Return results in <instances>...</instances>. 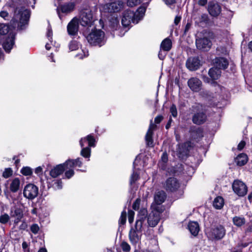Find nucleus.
<instances>
[{
    "instance_id": "13",
    "label": "nucleus",
    "mask_w": 252,
    "mask_h": 252,
    "mask_svg": "<svg viewBox=\"0 0 252 252\" xmlns=\"http://www.w3.org/2000/svg\"><path fill=\"white\" fill-rule=\"evenodd\" d=\"M79 20L76 18H73L68 23L67 29L68 33L69 35H75L78 31Z\"/></svg>"
},
{
    "instance_id": "37",
    "label": "nucleus",
    "mask_w": 252,
    "mask_h": 252,
    "mask_svg": "<svg viewBox=\"0 0 252 252\" xmlns=\"http://www.w3.org/2000/svg\"><path fill=\"white\" fill-rule=\"evenodd\" d=\"M10 220L9 215L6 213L0 216V222L2 224H5L8 222Z\"/></svg>"
},
{
    "instance_id": "47",
    "label": "nucleus",
    "mask_w": 252,
    "mask_h": 252,
    "mask_svg": "<svg viewBox=\"0 0 252 252\" xmlns=\"http://www.w3.org/2000/svg\"><path fill=\"white\" fill-rule=\"evenodd\" d=\"M141 200L140 198H137L134 201L132 205V208L134 210H137L139 209L140 205Z\"/></svg>"
},
{
    "instance_id": "23",
    "label": "nucleus",
    "mask_w": 252,
    "mask_h": 252,
    "mask_svg": "<svg viewBox=\"0 0 252 252\" xmlns=\"http://www.w3.org/2000/svg\"><path fill=\"white\" fill-rule=\"evenodd\" d=\"M188 228L192 235L196 236L199 231L198 223L195 221H191L188 224Z\"/></svg>"
},
{
    "instance_id": "35",
    "label": "nucleus",
    "mask_w": 252,
    "mask_h": 252,
    "mask_svg": "<svg viewBox=\"0 0 252 252\" xmlns=\"http://www.w3.org/2000/svg\"><path fill=\"white\" fill-rule=\"evenodd\" d=\"M81 155L84 158H89L91 155V149L90 147L83 148L81 151Z\"/></svg>"
},
{
    "instance_id": "62",
    "label": "nucleus",
    "mask_w": 252,
    "mask_h": 252,
    "mask_svg": "<svg viewBox=\"0 0 252 252\" xmlns=\"http://www.w3.org/2000/svg\"><path fill=\"white\" fill-rule=\"evenodd\" d=\"M21 0H10V2L13 6H16L18 5Z\"/></svg>"
},
{
    "instance_id": "55",
    "label": "nucleus",
    "mask_w": 252,
    "mask_h": 252,
    "mask_svg": "<svg viewBox=\"0 0 252 252\" xmlns=\"http://www.w3.org/2000/svg\"><path fill=\"white\" fill-rule=\"evenodd\" d=\"M9 14L6 11H1L0 12V16L4 19L5 20L7 19V18L8 17Z\"/></svg>"
},
{
    "instance_id": "1",
    "label": "nucleus",
    "mask_w": 252,
    "mask_h": 252,
    "mask_svg": "<svg viewBox=\"0 0 252 252\" xmlns=\"http://www.w3.org/2000/svg\"><path fill=\"white\" fill-rule=\"evenodd\" d=\"M145 11L146 9L144 7H139L135 13L130 10L125 11L122 19V25L124 27H127L131 22L137 24L144 17Z\"/></svg>"
},
{
    "instance_id": "20",
    "label": "nucleus",
    "mask_w": 252,
    "mask_h": 252,
    "mask_svg": "<svg viewBox=\"0 0 252 252\" xmlns=\"http://www.w3.org/2000/svg\"><path fill=\"white\" fill-rule=\"evenodd\" d=\"M15 35L10 33L8 37L3 43V47L7 52H9L14 44Z\"/></svg>"
},
{
    "instance_id": "14",
    "label": "nucleus",
    "mask_w": 252,
    "mask_h": 252,
    "mask_svg": "<svg viewBox=\"0 0 252 252\" xmlns=\"http://www.w3.org/2000/svg\"><path fill=\"white\" fill-rule=\"evenodd\" d=\"M186 65L189 70L194 71L199 68L200 62L197 58H189L187 61Z\"/></svg>"
},
{
    "instance_id": "33",
    "label": "nucleus",
    "mask_w": 252,
    "mask_h": 252,
    "mask_svg": "<svg viewBox=\"0 0 252 252\" xmlns=\"http://www.w3.org/2000/svg\"><path fill=\"white\" fill-rule=\"evenodd\" d=\"M233 222L234 225L237 226H241L245 223L246 220L243 217L235 216L233 218Z\"/></svg>"
},
{
    "instance_id": "59",
    "label": "nucleus",
    "mask_w": 252,
    "mask_h": 252,
    "mask_svg": "<svg viewBox=\"0 0 252 252\" xmlns=\"http://www.w3.org/2000/svg\"><path fill=\"white\" fill-rule=\"evenodd\" d=\"M156 126L154 124H153L152 121L151 120L149 129L147 131L153 132V130L155 128Z\"/></svg>"
},
{
    "instance_id": "34",
    "label": "nucleus",
    "mask_w": 252,
    "mask_h": 252,
    "mask_svg": "<svg viewBox=\"0 0 252 252\" xmlns=\"http://www.w3.org/2000/svg\"><path fill=\"white\" fill-rule=\"evenodd\" d=\"M153 132L147 131L145 136L147 144L149 146L152 147L153 146Z\"/></svg>"
},
{
    "instance_id": "48",
    "label": "nucleus",
    "mask_w": 252,
    "mask_h": 252,
    "mask_svg": "<svg viewBox=\"0 0 252 252\" xmlns=\"http://www.w3.org/2000/svg\"><path fill=\"white\" fill-rule=\"evenodd\" d=\"M164 210V208L162 206H160V205H157L155 209L152 212H154L155 213H157L159 215L160 213H162Z\"/></svg>"
},
{
    "instance_id": "10",
    "label": "nucleus",
    "mask_w": 252,
    "mask_h": 252,
    "mask_svg": "<svg viewBox=\"0 0 252 252\" xmlns=\"http://www.w3.org/2000/svg\"><path fill=\"white\" fill-rule=\"evenodd\" d=\"M196 45L197 49L199 50L208 51L212 46V42L208 38H200L196 39Z\"/></svg>"
},
{
    "instance_id": "31",
    "label": "nucleus",
    "mask_w": 252,
    "mask_h": 252,
    "mask_svg": "<svg viewBox=\"0 0 252 252\" xmlns=\"http://www.w3.org/2000/svg\"><path fill=\"white\" fill-rule=\"evenodd\" d=\"M20 186V180L18 178H15L12 181L10 185V189L11 191L15 192L18 191Z\"/></svg>"
},
{
    "instance_id": "39",
    "label": "nucleus",
    "mask_w": 252,
    "mask_h": 252,
    "mask_svg": "<svg viewBox=\"0 0 252 252\" xmlns=\"http://www.w3.org/2000/svg\"><path fill=\"white\" fill-rule=\"evenodd\" d=\"M63 164H64L65 169H67L73 167L75 166V161L74 160L69 159Z\"/></svg>"
},
{
    "instance_id": "25",
    "label": "nucleus",
    "mask_w": 252,
    "mask_h": 252,
    "mask_svg": "<svg viewBox=\"0 0 252 252\" xmlns=\"http://www.w3.org/2000/svg\"><path fill=\"white\" fill-rule=\"evenodd\" d=\"M221 73L220 69L214 66L210 69L208 74L212 80H217L220 76Z\"/></svg>"
},
{
    "instance_id": "9",
    "label": "nucleus",
    "mask_w": 252,
    "mask_h": 252,
    "mask_svg": "<svg viewBox=\"0 0 252 252\" xmlns=\"http://www.w3.org/2000/svg\"><path fill=\"white\" fill-rule=\"evenodd\" d=\"M93 22V14L91 10H85L81 12L80 23L82 26H91Z\"/></svg>"
},
{
    "instance_id": "8",
    "label": "nucleus",
    "mask_w": 252,
    "mask_h": 252,
    "mask_svg": "<svg viewBox=\"0 0 252 252\" xmlns=\"http://www.w3.org/2000/svg\"><path fill=\"white\" fill-rule=\"evenodd\" d=\"M125 6V3L120 0L114 1L104 5V9L109 13H116L123 9Z\"/></svg>"
},
{
    "instance_id": "41",
    "label": "nucleus",
    "mask_w": 252,
    "mask_h": 252,
    "mask_svg": "<svg viewBox=\"0 0 252 252\" xmlns=\"http://www.w3.org/2000/svg\"><path fill=\"white\" fill-rule=\"evenodd\" d=\"M123 251L128 252L130 250V245L126 242H123L121 245Z\"/></svg>"
},
{
    "instance_id": "42",
    "label": "nucleus",
    "mask_w": 252,
    "mask_h": 252,
    "mask_svg": "<svg viewBox=\"0 0 252 252\" xmlns=\"http://www.w3.org/2000/svg\"><path fill=\"white\" fill-rule=\"evenodd\" d=\"M141 2V0H127V5L129 7L137 5Z\"/></svg>"
},
{
    "instance_id": "15",
    "label": "nucleus",
    "mask_w": 252,
    "mask_h": 252,
    "mask_svg": "<svg viewBox=\"0 0 252 252\" xmlns=\"http://www.w3.org/2000/svg\"><path fill=\"white\" fill-rule=\"evenodd\" d=\"M207 116L202 111L195 113L192 117L193 123L196 125H200L204 123L206 120Z\"/></svg>"
},
{
    "instance_id": "52",
    "label": "nucleus",
    "mask_w": 252,
    "mask_h": 252,
    "mask_svg": "<svg viewBox=\"0 0 252 252\" xmlns=\"http://www.w3.org/2000/svg\"><path fill=\"white\" fill-rule=\"evenodd\" d=\"M138 216L147 218V210L145 208H141L139 212Z\"/></svg>"
},
{
    "instance_id": "32",
    "label": "nucleus",
    "mask_w": 252,
    "mask_h": 252,
    "mask_svg": "<svg viewBox=\"0 0 252 252\" xmlns=\"http://www.w3.org/2000/svg\"><path fill=\"white\" fill-rule=\"evenodd\" d=\"M224 204L223 199L220 196L217 197L214 200L213 206L218 209H221Z\"/></svg>"
},
{
    "instance_id": "27",
    "label": "nucleus",
    "mask_w": 252,
    "mask_h": 252,
    "mask_svg": "<svg viewBox=\"0 0 252 252\" xmlns=\"http://www.w3.org/2000/svg\"><path fill=\"white\" fill-rule=\"evenodd\" d=\"M248 160L246 154L242 153L239 154L235 159V161L239 166H243L247 163Z\"/></svg>"
},
{
    "instance_id": "26",
    "label": "nucleus",
    "mask_w": 252,
    "mask_h": 252,
    "mask_svg": "<svg viewBox=\"0 0 252 252\" xmlns=\"http://www.w3.org/2000/svg\"><path fill=\"white\" fill-rule=\"evenodd\" d=\"M86 141L88 142L89 147H94L95 146V139L94 137L91 135H88L86 137L84 138H81L80 140V145L83 147L84 146V142Z\"/></svg>"
},
{
    "instance_id": "22",
    "label": "nucleus",
    "mask_w": 252,
    "mask_h": 252,
    "mask_svg": "<svg viewBox=\"0 0 252 252\" xmlns=\"http://www.w3.org/2000/svg\"><path fill=\"white\" fill-rule=\"evenodd\" d=\"M166 197V193L163 191L157 192L155 195V201L157 205H160L164 202Z\"/></svg>"
},
{
    "instance_id": "7",
    "label": "nucleus",
    "mask_w": 252,
    "mask_h": 252,
    "mask_svg": "<svg viewBox=\"0 0 252 252\" xmlns=\"http://www.w3.org/2000/svg\"><path fill=\"white\" fill-rule=\"evenodd\" d=\"M232 189L234 192L239 196H245L248 191L246 184L239 180H236L232 184Z\"/></svg>"
},
{
    "instance_id": "46",
    "label": "nucleus",
    "mask_w": 252,
    "mask_h": 252,
    "mask_svg": "<svg viewBox=\"0 0 252 252\" xmlns=\"http://www.w3.org/2000/svg\"><path fill=\"white\" fill-rule=\"evenodd\" d=\"M31 231L34 234H37L39 230V227L37 224H33L31 226Z\"/></svg>"
},
{
    "instance_id": "54",
    "label": "nucleus",
    "mask_w": 252,
    "mask_h": 252,
    "mask_svg": "<svg viewBox=\"0 0 252 252\" xmlns=\"http://www.w3.org/2000/svg\"><path fill=\"white\" fill-rule=\"evenodd\" d=\"M146 218V217H142V216H138V219L136 221L135 224L139 222L141 223V228H142L143 223L145 220Z\"/></svg>"
},
{
    "instance_id": "21",
    "label": "nucleus",
    "mask_w": 252,
    "mask_h": 252,
    "mask_svg": "<svg viewBox=\"0 0 252 252\" xmlns=\"http://www.w3.org/2000/svg\"><path fill=\"white\" fill-rule=\"evenodd\" d=\"M64 170V164H60L57 165L51 170L50 175L52 177L55 178L63 174Z\"/></svg>"
},
{
    "instance_id": "5",
    "label": "nucleus",
    "mask_w": 252,
    "mask_h": 252,
    "mask_svg": "<svg viewBox=\"0 0 252 252\" xmlns=\"http://www.w3.org/2000/svg\"><path fill=\"white\" fill-rule=\"evenodd\" d=\"M208 234L212 239L220 240L225 235V229L222 225H217L212 227Z\"/></svg>"
},
{
    "instance_id": "60",
    "label": "nucleus",
    "mask_w": 252,
    "mask_h": 252,
    "mask_svg": "<svg viewBox=\"0 0 252 252\" xmlns=\"http://www.w3.org/2000/svg\"><path fill=\"white\" fill-rule=\"evenodd\" d=\"M56 189H61L62 188V182L61 180H58L56 182Z\"/></svg>"
},
{
    "instance_id": "29",
    "label": "nucleus",
    "mask_w": 252,
    "mask_h": 252,
    "mask_svg": "<svg viewBox=\"0 0 252 252\" xmlns=\"http://www.w3.org/2000/svg\"><path fill=\"white\" fill-rule=\"evenodd\" d=\"M191 144L190 142H187L179 146V153L182 155L183 156L187 155L188 154V150L189 148H190Z\"/></svg>"
},
{
    "instance_id": "40",
    "label": "nucleus",
    "mask_w": 252,
    "mask_h": 252,
    "mask_svg": "<svg viewBox=\"0 0 252 252\" xmlns=\"http://www.w3.org/2000/svg\"><path fill=\"white\" fill-rule=\"evenodd\" d=\"M21 173L25 176H29L32 175V171L29 167H25L21 169Z\"/></svg>"
},
{
    "instance_id": "43",
    "label": "nucleus",
    "mask_w": 252,
    "mask_h": 252,
    "mask_svg": "<svg viewBox=\"0 0 252 252\" xmlns=\"http://www.w3.org/2000/svg\"><path fill=\"white\" fill-rule=\"evenodd\" d=\"M126 211H124L122 212L120 218L119 222L121 224H124L126 221Z\"/></svg>"
},
{
    "instance_id": "38",
    "label": "nucleus",
    "mask_w": 252,
    "mask_h": 252,
    "mask_svg": "<svg viewBox=\"0 0 252 252\" xmlns=\"http://www.w3.org/2000/svg\"><path fill=\"white\" fill-rule=\"evenodd\" d=\"M9 27L7 25H0V34L4 35L8 32Z\"/></svg>"
},
{
    "instance_id": "56",
    "label": "nucleus",
    "mask_w": 252,
    "mask_h": 252,
    "mask_svg": "<svg viewBox=\"0 0 252 252\" xmlns=\"http://www.w3.org/2000/svg\"><path fill=\"white\" fill-rule=\"evenodd\" d=\"M246 145V142L244 141H241L237 146V149L239 150H242Z\"/></svg>"
},
{
    "instance_id": "19",
    "label": "nucleus",
    "mask_w": 252,
    "mask_h": 252,
    "mask_svg": "<svg viewBox=\"0 0 252 252\" xmlns=\"http://www.w3.org/2000/svg\"><path fill=\"white\" fill-rule=\"evenodd\" d=\"M214 66L220 69H224L226 68L228 65V60L224 58L219 57L216 58L214 60Z\"/></svg>"
},
{
    "instance_id": "57",
    "label": "nucleus",
    "mask_w": 252,
    "mask_h": 252,
    "mask_svg": "<svg viewBox=\"0 0 252 252\" xmlns=\"http://www.w3.org/2000/svg\"><path fill=\"white\" fill-rule=\"evenodd\" d=\"M52 30L51 29L49 28L48 29V32H47V36L48 38V40L50 41V42H52Z\"/></svg>"
},
{
    "instance_id": "12",
    "label": "nucleus",
    "mask_w": 252,
    "mask_h": 252,
    "mask_svg": "<svg viewBox=\"0 0 252 252\" xmlns=\"http://www.w3.org/2000/svg\"><path fill=\"white\" fill-rule=\"evenodd\" d=\"M180 187L178 181L175 178H168L165 183V188L167 190L176 191Z\"/></svg>"
},
{
    "instance_id": "50",
    "label": "nucleus",
    "mask_w": 252,
    "mask_h": 252,
    "mask_svg": "<svg viewBox=\"0 0 252 252\" xmlns=\"http://www.w3.org/2000/svg\"><path fill=\"white\" fill-rule=\"evenodd\" d=\"M134 216V212L132 210L128 211V219L129 223H132L133 221Z\"/></svg>"
},
{
    "instance_id": "61",
    "label": "nucleus",
    "mask_w": 252,
    "mask_h": 252,
    "mask_svg": "<svg viewBox=\"0 0 252 252\" xmlns=\"http://www.w3.org/2000/svg\"><path fill=\"white\" fill-rule=\"evenodd\" d=\"M74 161H75V166H78L79 167H81L82 163L79 158L74 160Z\"/></svg>"
},
{
    "instance_id": "11",
    "label": "nucleus",
    "mask_w": 252,
    "mask_h": 252,
    "mask_svg": "<svg viewBox=\"0 0 252 252\" xmlns=\"http://www.w3.org/2000/svg\"><path fill=\"white\" fill-rule=\"evenodd\" d=\"M188 85L192 91L197 92L201 89L202 82L198 78L192 77L188 80Z\"/></svg>"
},
{
    "instance_id": "16",
    "label": "nucleus",
    "mask_w": 252,
    "mask_h": 252,
    "mask_svg": "<svg viewBox=\"0 0 252 252\" xmlns=\"http://www.w3.org/2000/svg\"><path fill=\"white\" fill-rule=\"evenodd\" d=\"M160 220V215L154 212H152L147 217V221L149 226L155 227L158 223Z\"/></svg>"
},
{
    "instance_id": "58",
    "label": "nucleus",
    "mask_w": 252,
    "mask_h": 252,
    "mask_svg": "<svg viewBox=\"0 0 252 252\" xmlns=\"http://www.w3.org/2000/svg\"><path fill=\"white\" fill-rule=\"evenodd\" d=\"M163 116L161 115L157 116L155 119V122L156 124H159L163 120Z\"/></svg>"
},
{
    "instance_id": "30",
    "label": "nucleus",
    "mask_w": 252,
    "mask_h": 252,
    "mask_svg": "<svg viewBox=\"0 0 252 252\" xmlns=\"http://www.w3.org/2000/svg\"><path fill=\"white\" fill-rule=\"evenodd\" d=\"M189 132L192 137L196 138L202 136V131L199 128H197L195 126H191L190 127Z\"/></svg>"
},
{
    "instance_id": "44",
    "label": "nucleus",
    "mask_w": 252,
    "mask_h": 252,
    "mask_svg": "<svg viewBox=\"0 0 252 252\" xmlns=\"http://www.w3.org/2000/svg\"><path fill=\"white\" fill-rule=\"evenodd\" d=\"M12 174V170L9 168H6L2 174V176L5 178H7L11 176Z\"/></svg>"
},
{
    "instance_id": "17",
    "label": "nucleus",
    "mask_w": 252,
    "mask_h": 252,
    "mask_svg": "<svg viewBox=\"0 0 252 252\" xmlns=\"http://www.w3.org/2000/svg\"><path fill=\"white\" fill-rule=\"evenodd\" d=\"M208 10L211 16L216 17L220 14L221 8L217 3L210 2L208 5Z\"/></svg>"
},
{
    "instance_id": "63",
    "label": "nucleus",
    "mask_w": 252,
    "mask_h": 252,
    "mask_svg": "<svg viewBox=\"0 0 252 252\" xmlns=\"http://www.w3.org/2000/svg\"><path fill=\"white\" fill-rule=\"evenodd\" d=\"M163 1L168 5H172L175 3V0H163Z\"/></svg>"
},
{
    "instance_id": "24",
    "label": "nucleus",
    "mask_w": 252,
    "mask_h": 252,
    "mask_svg": "<svg viewBox=\"0 0 252 252\" xmlns=\"http://www.w3.org/2000/svg\"><path fill=\"white\" fill-rule=\"evenodd\" d=\"M75 6V3L74 2H69L64 3L61 6V10L63 13H68L72 11Z\"/></svg>"
},
{
    "instance_id": "6",
    "label": "nucleus",
    "mask_w": 252,
    "mask_h": 252,
    "mask_svg": "<svg viewBox=\"0 0 252 252\" xmlns=\"http://www.w3.org/2000/svg\"><path fill=\"white\" fill-rule=\"evenodd\" d=\"M38 194V188L32 184L27 185L23 190V195L26 198L32 200L35 198Z\"/></svg>"
},
{
    "instance_id": "45",
    "label": "nucleus",
    "mask_w": 252,
    "mask_h": 252,
    "mask_svg": "<svg viewBox=\"0 0 252 252\" xmlns=\"http://www.w3.org/2000/svg\"><path fill=\"white\" fill-rule=\"evenodd\" d=\"M170 112L171 115L174 117H176L177 116V110L176 106L175 104H172L170 108Z\"/></svg>"
},
{
    "instance_id": "28",
    "label": "nucleus",
    "mask_w": 252,
    "mask_h": 252,
    "mask_svg": "<svg viewBox=\"0 0 252 252\" xmlns=\"http://www.w3.org/2000/svg\"><path fill=\"white\" fill-rule=\"evenodd\" d=\"M172 47V42L168 38L164 39L160 44V49L164 51H169Z\"/></svg>"
},
{
    "instance_id": "49",
    "label": "nucleus",
    "mask_w": 252,
    "mask_h": 252,
    "mask_svg": "<svg viewBox=\"0 0 252 252\" xmlns=\"http://www.w3.org/2000/svg\"><path fill=\"white\" fill-rule=\"evenodd\" d=\"M138 178H139L138 174L136 172H133L130 177V184L134 183L136 181H137L138 180Z\"/></svg>"
},
{
    "instance_id": "64",
    "label": "nucleus",
    "mask_w": 252,
    "mask_h": 252,
    "mask_svg": "<svg viewBox=\"0 0 252 252\" xmlns=\"http://www.w3.org/2000/svg\"><path fill=\"white\" fill-rule=\"evenodd\" d=\"M161 159L164 162H166L167 161V155L166 153H163L162 157Z\"/></svg>"
},
{
    "instance_id": "3",
    "label": "nucleus",
    "mask_w": 252,
    "mask_h": 252,
    "mask_svg": "<svg viewBox=\"0 0 252 252\" xmlns=\"http://www.w3.org/2000/svg\"><path fill=\"white\" fill-rule=\"evenodd\" d=\"M104 33L100 30L93 31L88 35L86 38L88 42L92 45H98L100 46L104 43Z\"/></svg>"
},
{
    "instance_id": "2",
    "label": "nucleus",
    "mask_w": 252,
    "mask_h": 252,
    "mask_svg": "<svg viewBox=\"0 0 252 252\" xmlns=\"http://www.w3.org/2000/svg\"><path fill=\"white\" fill-rule=\"evenodd\" d=\"M30 16V12L28 10L16 8L11 22L13 24L18 23V28L23 30L25 26L28 24Z\"/></svg>"
},
{
    "instance_id": "18",
    "label": "nucleus",
    "mask_w": 252,
    "mask_h": 252,
    "mask_svg": "<svg viewBox=\"0 0 252 252\" xmlns=\"http://www.w3.org/2000/svg\"><path fill=\"white\" fill-rule=\"evenodd\" d=\"M10 216L15 218L14 223L17 224L23 217V211L21 208L14 207L11 209Z\"/></svg>"
},
{
    "instance_id": "36",
    "label": "nucleus",
    "mask_w": 252,
    "mask_h": 252,
    "mask_svg": "<svg viewBox=\"0 0 252 252\" xmlns=\"http://www.w3.org/2000/svg\"><path fill=\"white\" fill-rule=\"evenodd\" d=\"M79 47V44L75 40L71 41L69 44V49L71 51H74L78 49Z\"/></svg>"
},
{
    "instance_id": "53",
    "label": "nucleus",
    "mask_w": 252,
    "mask_h": 252,
    "mask_svg": "<svg viewBox=\"0 0 252 252\" xmlns=\"http://www.w3.org/2000/svg\"><path fill=\"white\" fill-rule=\"evenodd\" d=\"M74 174V172L72 169H69L65 172V176L67 179L70 178Z\"/></svg>"
},
{
    "instance_id": "4",
    "label": "nucleus",
    "mask_w": 252,
    "mask_h": 252,
    "mask_svg": "<svg viewBox=\"0 0 252 252\" xmlns=\"http://www.w3.org/2000/svg\"><path fill=\"white\" fill-rule=\"evenodd\" d=\"M142 236V228L141 223L138 222L132 227L129 232L128 237L130 242L133 245L137 244L141 240Z\"/></svg>"
},
{
    "instance_id": "51",
    "label": "nucleus",
    "mask_w": 252,
    "mask_h": 252,
    "mask_svg": "<svg viewBox=\"0 0 252 252\" xmlns=\"http://www.w3.org/2000/svg\"><path fill=\"white\" fill-rule=\"evenodd\" d=\"M209 21L208 15L206 14H203L200 17V22L207 23Z\"/></svg>"
}]
</instances>
